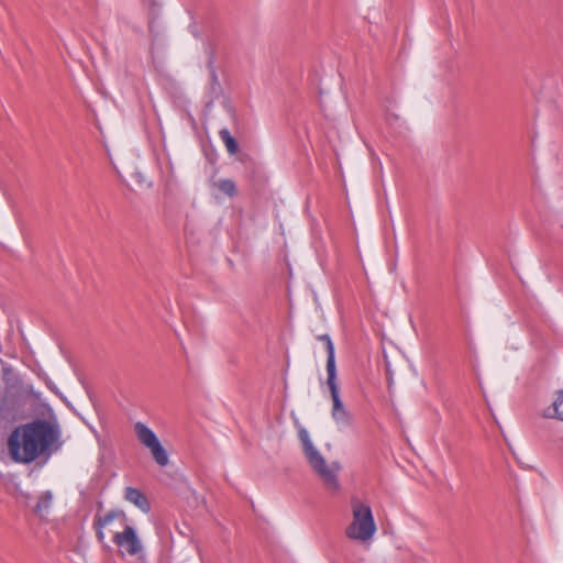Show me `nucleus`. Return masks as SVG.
<instances>
[{"label": "nucleus", "mask_w": 563, "mask_h": 563, "mask_svg": "<svg viewBox=\"0 0 563 563\" xmlns=\"http://www.w3.org/2000/svg\"><path fill=\"white\" fill-rule=\"evenodd\" d=\"M128 520V516L122 509H111L104 514H97L93 518V529L98 541L104 543L108 537L113 541L115 534L129 525Z\"/></svg>", "instance_id": "6"}, {"label": "nucleus", "mask_w": 563, "mask_h": 563, "mask_svg": "<svg viewBox=\"0 0 563 563\" xmlns=\"http://www.w3.org/2000/svg\"><path fill=\"white\" fill-rule=\"evenodd\" d=\"M57 431L46 421L36 420L18 427L9 438L13 460L31 463L46 453L57 441Z\"/></svg>", "instance_id": "1"}, {"label": "nucleus", "mask_w": 563, "mask_h": 563, "mask_svg": "<svg viewBox=\"0 0 563 563\" xmlns=\"http://www.w3.org/2000/svg\"><path fill=\"white\" fill-rule=\"evenodd\" d=\"M123 555L140 558L144 554V545L136 530L131 525L123 527L112 541Z\"/></svg>", "instance_id": "8"}, {"label": "nucleus", "mask_w": 563, "mask_h": 563, "mask_svg": "<svg viewBox=\"0 0 563 563\" xmlns=\"http://www.w3.org/2000/svg\"><path fill=\"white\" fill-rule=\"evenodd\" d=\"M124 499L139 508L142 512L147 514L151 510L150 503L146 496L137 488L125 487Z\"/></svg>", "instance_id": "9"}, {"label": "nucleus", "mask_w": 563, "mask_h": 563, "mask_svg": "<svg viewBox=\"0 0 563 563\" xmlns=\"http://www.w3.org/2000/svg\"><path fill=\"white\" fill-rule=\"evenodd\" d=\"M543 417L563 421V389L555 393L550 406L543 409Z\"/></svg>", "instance_id": "10"}, {"label": "nucleus", "mask_w": 563, "mask_h": 563, "mask_svg": "<svg viewBox=\"0 0 563 563\" xmlns=\"http://www.w3.org/2000/svg\"><path fill=\"white\" fill-rule=\"evenodd\" d=\"M53 496L49 492H46L40 496L36 504L35 510L40 514L45 512L52 506Z\"/></svg>", "instance_id": "13"}, {"label": "nucleus", "mask_w": 563, "mask_h": 563, "mask_svg": "<svg viewBox=\"0 0 563 563\" xmlns=\"http://www.w3.org/2000/svg\"><path fill=\"white\" fill-rule=\"evenodd\" d=\"M214 186L224 195L233 197L236 194L235 184L231 179H220Z\"/></svg>", "instance_id": "12"}, {"label": "nucleus", "mask_w": 563, "mask_h": 563, "mask_svg": "<svg viewBox=\"0 0 563 563\" xmlns=\"http://www.w3.org/2000/svg\"><path fill=\"white\" fill-rule=\"evenodd\" d=\"M220 137L230 154L238 152V143L227 129L220 131Z\"/></svg>", "instance_id": "11"}, {"label": "nucleus", "mask_w": 563, "mask_h": 563, "mask_svg": "<svg viewBox=\"0 0 563 563\" xmlns=\"http://www.w3.org/2000/svg\"><path fill=\"white\" fill-rule=\"evenodd\" d=\"M299 439L301 441L303 453L310 467L320 478L324 488L332 493L339 492L340 483L338 479V473L341 468L340 463H328L325 459L322 456V454L312 444V441L306 429L299 430Z\"/></svg>", "instance_id": "4"}, {"label": "nucleus", "mask_w": 563, "mask_h": 563, "mask_svg": "<svg viewBox=\"0 0 563 563\" xmlns=\"http://www.w3.org/2000/svg\"><path fill=\"white\" fill-rule=\"evenodd\" d=\"M299 439L301 441L303 453L310 467L320 478L324 488L332 493L339 492L340 483L338 479V473L341 468L340 463H328L325 459L322 456V454L312 444V441L306 429L299 430Z\"/></svg>", "instance_id": "3"}, {"label": "nucleus", "mask_w": 563, "mask_h": 563, "mask_svg": "<svg viewBox=\"0 0 563 563\" xmlns=\"http://www.w3.org/2000/svg\"><path fill=\"white\" fill-rule=\"evenodd\" d=\"M318 340L324 343L327 352V385L331 397V418L338 430L342 431L352 428L354 424L353 413L344 405L338 384L335 351L331 338L328 334L318 336Z\"/></svg>", "instance_id": "2"}, {"label": "nucleus", "mask_w": 563, "mask_h": 563, "mask_svg": "<svg viewBox=\"0 0 563 563\" xmlns=\"http://www.w3.org/2000/svg\"><path fill=\"white\" fill-rule=\"evenodd\" d=\"M351 508L352 521L345 528V536L353 541L368 542L377 530L371 507L358 499H352Z\"/></svg>", "instance_id": "5"}, {"label": "nucleus", "mask_w": 563, "mask_h": 563, "mask_svg": "<svg viewBox=\"0 0 563 563\" xmlns=\"http://www.w3.org/2000/svg\"><path fill=\"white\" fill-rule=\"evenodd\" d=\"M134 432L139 442L150 451L157 465L161 467L168 465V453L162 445L156 433L150 427L139 421L134 424Z\"/></svg>", "instance_id": "7"}]
</instances>
